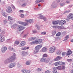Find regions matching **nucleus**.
<instances>
[{"instance_id": "1", "label": "nucleus", "mask_w": 73, "mask_h": 73, "mask_svg": "<svg viewBox=\"0 0 73 73\" xmlns=\"http://www.w3.org/2000/svg\"><path fill=\"white\" fill-rule=\"evenodd\" d=\"M42 40L41 39H38L35 41L32 42L30 44L32 45L35 44H40L42 42Z\"/></svg>"}, {"instance_id": "2", "label": "nucleus", "mask_w": 73, "mask_h": 73, "mask_svg": "<svg viewBox=\"0 0 73 73\" xmlns=\"http://www.w3.org/2000/svg\"><path fill=\"white\" fill-rule=\"evenodd\" d=\"M10 57L9 58H7L4 61V63L5 64H9V63H11V62H13V59L11 58Z\"/></svg>"}, {"instance_id": "3", "label": "nucleus", "mask_w": 73, "mask_h": 73, "mask_svg": "<svg viewBox=\"0 0 73 73\" xmlns=\"http://www.w3.org/2000/svg\"><path fill=\"white\" fill-rule=\"evenodd\" d=\"M56 49V48L54 46L50 47L49 49V52L50 53H52L55 51Z\"/></svg>"}, {"instance_id": "4", "label": "nucleus", "mask_w": 73, "mask_h": 73, "mask_svg": "<svg viewBox=\"0 0 73 73\" xmlns=\"http://www.w3.org/2000/svg\"><path fill=\"white\" fill-rule=\"evenodd\" d=\"M70 19H73V14L70 13L69 16H68L66 20L67 21H69Z\"/></svg>"}, {"instance_id": "5", "label": "nucleus", "mask_w": 73, "mask_h": 73, "mask_svg": "<svg viewBox=\"0 0 73 73\" xmlns=\"http://www.w3.org/2000/svg\"><path fill=\"white\" fill-rule=\"evenodd\" d=\"M12 8L10 7H9L7 9L6 11L8 13H10L11 12H12Z\"/></svg>"}, {"instance_id": "6", "label": "nucleus", "mask_w": 73, "mask_h": 73, "mask_svg": "<svg viewBox=\"0 0 73 73\" xmlns=\"http://www.w3.org/2000/svg\"><path fill=\"white\" fill-rule=\"evenodd\" d=\"M66 22L65 21H59V23L60 25H63L64 24H66Z\"/></svg>"}, {"instance_id": "7", "label": "nucleus", "mask_w": 73, "mask_h": 73, "mask_svg": "<svg viewBox=\"0 0 73 73\" xmlns=\"http://www.w3.org/2000/svg\"><path fill=\"white\" fill-rule=\"evenodd\" d=\"M21 72L23 73H29L30 71L26 69H23L21 70Z\"/></svg>"}, {"instance_id": "8", "label": "nucleus", "mask_w": 73, "mask_h": 73, "mask_svg": "<svg viewBox=\"0 0 73 73\" xmlns=\"http://www.w3.org/2000/svg\"><path fill=\"white\" fill-rule=\"evenodd\" d=\"M26 42L25 41H22L19 45V47L23 46L25 45Z\"/></svg>"}, {"instance_id": "9", "label": "nucleus", "mask_w": 73, "mask_h": 73, "mask_svg": "<svg viewBox=\"0 0 73 73\" xmlns=\"http://www.w3.org/2000/svg\"><path fill=\"white\" fill-rule=\"evenodd\" d=\"M42 46V44H40L39 45L36 46L35 47L36 49H38L39 50L41 48Z\"/></svg>"}, {"instance_id": "10", "label": "nucleus", "mask_w": 73, "mask_h": 73, "mask_svg": "<svg viewBox=\"0 0 73 73\" xmlns=\"http://www.w3.org/2000/svg\"><path fill=\"white\" fill-rule=\"evenodd\" d=\"M5 41V38L3 36H0V42H4Z\"/></svg>"}, {"instance_id": "11", "label": "nucleus", "mask_w": 73, "mask_h": 73, "mask_svg": "<svg viewBox=\"0 0 73 73\" xmlns=\"http://www.w3.org/2000/svg\"><path fill=\"white\" fill-rule=\"evenodd\" d=\"M16 65V64L15 63H11L9 65V67L10 68H12L13 67H15Z\"/></svg>"}, {"instance_id": "12", "label": "nucleus", "mask_w": 73, "mask_h": 73, "mask_svg": "<svg viewBox=\"0 0 73 73\" xmlns=\"http://www.w3.org/2000/svg\"><path fill=\"white\" fill-rule=\"evenodd\" d=\"M19 27V25L15 23L13 25L11 26V28H17V27Z\"/></svg>"}, {"instance_id": "13", "label": "nucleus", "mask_w": 73, "mask_h": 73, "mask_svg": "<svg viewBox=\"0 0 73 73\" xmlns=\"http://www.w3.org/2000/svg\"><path fill=\"white\" fill-rule=\"evenodd\" d=\"M7 49V48L6 47L2 48L1 49V52L3 53L5 52V50Z\"/></svg>"}, {"instance_id": "14", "label": "nucleus", "mask_w": 73, "mask_h": 73, "mask_svg": "<svg viewBox=\"0 0 73 73\" xmlns=\"http://www.w3.org/2000/svg\"><path fill=\"white\" fill-rule=\"evenodd\" d=\"M47 50V48L45 47L43 48L41 50V52H45Z\"/></svg>"}, {"instance_id": "15", "label": "nucleus", "mask_w": 73, "mask_h": 73, "mask_svg": "<svg viewBox=\"0 0 73 73\" xmlns=\"http://www.w3.org/2000/svg\"><path fill=\"white\" fill-rule=\"evenodd\" d=\"M15 56H16V54H15V53H14L13 54V56L10 57L11 58V59H13V61H14V60L16 58V57H15Z\"/></svg>"}, {"instance_id": "16", "label": "nucleus", "mask_w": 73, "mask_h": 73, "mask_svg": "<svg viewBox=\"0 0 73 73\" xmlns=\"http://www.w3.org/2000/svg\"><path fill=\"white\" fill-rule=\"evenodd\" d=\"M29 48V47L25 46L24 47L21 48V49L23 50H28Z\"/></svg>"}, {"instance_id": "17", "label": "nucleus", "mask_w": 73, "mask_h": 73, "mask_svg": "<svg viewBox=\"0 0 73 73\" xmlns=\"http://www.w3.org/2000/svg\"><path fill=\"white\" fill-rule=\"evenodd\" d=\"M36 39V38L35 37H32L29 38V41H34Z\"/></svg>"}, {"instance_id": "18", "label": "nucleus", "mask_w": 73, "mask_h": 73, "mask_svg": "<svg viewBox=\"0 0 73 73\" xmlns=\"http://www.w3.org/2000/svg\"><path fill=\"white\" fill-rule=\"evenodd\" d=\"M46 58H40V61L42 62H45Z\"/></svg>"}, {"instance_id": "19", "label": "nucleus", "mask_w": 73, "mask_h": 73, "mask_svg": "<svg viewBox=\"0 0 73 73\" xmlns=\"http://www.w3.org/2000/svg\"><path fill=\"white\" fill-rule=\"evenodd\" d=\"M53 69L54 70L52 71L53 73H57V71L56 67H53Z\"/></svg>"}, {"instance_id": "20", "label": "nucleus", "mask_w": 73, "mask_h": 73, "mask_svg": "<svg viewBox=\"0 0 73 73\" xmlns=\"http://www.w3.org/2000/svg\"><path fill=\"white\" fill-rule=\"evenodd\" d=\"M25 21L27 22V23H32V22H33V19H29V20H25Z\"/></svg>"}, {"instance_id": "21", "label": "nucleus", "mask_w": 73, "mask_h": 73, "mask_svg": "<svg viewBox=\"0 0 73 73\" xmlns=\"http://www.w3.org/2000/svg\"><path fill=\"white\" fill-rule=\"evenodd\" d=\"M61 58V57L60 56H57L56 58L54 59L55 61H58L60 60V59Z\"/></svg>"}, {"instance_id": "22", "label": "nucleus", "mask_w": 73, "mask_h": 73, "mask_svg": "<svg viewBox=\"0 0 73 73\" xmlns=\"http://www.w3.org/2000/svg\"><path fill=\"white\" fill-rule=\"evenodd\" d=\"M24 27H23L21 26H19V31L23 30L24 29Z\"/></svg>"}, {"instance_id": "23", "label": "nucleus", "mask_w": 73, "mask_h": 73, "mask_svg": "<svg viewBox=\"0 0 73 73\" xmlns=\"http://www.w3.org/2000/svg\"><path fill=\"white\" fill-rule=\"evenodd\" d=\"M36 48H35V50H34L33 51V53L34 54H35L37 53H38L39 51V50H38V49H36Z\"/></svg>"}, {"instance_id": "24", "label": "nucleus", "mask_w": 73, "mask_h": 73, "mask_svg": "<svg viewBox=\"0 0 73 73\" xmlns=\"http://www.w3.org/2000/svg\"><path fill=\"white\" fill-rule=\"evenodd\" d=\"M17 45H19V40H16L14 43V46H17Z\"/></svg>"}, {"instance_id": "25", "label": "nucleus", "mask_w": 73, "mask_h": 73, "mask_svg": "<svg viewBox=\"0 0 73 73\" xmlns=\"http://www.w3.org/2000/svg\"><path fill=\"white\" fill-rule=\"evenodd\" d=\"M58 64L59 65H64L65 64V63L64 62H62V61L61 62H58Z\"/></svg>"}, {"instance_id": "26", "label": "nucleus", "mask_w": 73, "mask_h": 73, "mask_svg": "<svg viewBox=\"0 0 73 73\" xmlns=\"http://www.w3.org/2000/svg\"><path fill=\"white\" fill-rule=\"evenodd\" d=\"M38 18L40 19H43L45 21L46 20V18L44 17H38Z\"/></svg>"}, {"instance_id": "27", "label": "nucleus", "mask_w": 73, "mask_h": 73, "mask_svg": "<svg viewBox=\"0 0 73 73\" xmlns=\"http://www.w3.org/2000/svg\"><path fill=\"white\" fill-rule=\"evenodd\" d=\"M52 23L53 25H57V24H58V21H53L52 22Z\"/></svg>"}, {"instance_id": "28", "label": "nucleus", "mask_w": 73, "mask_h": 73, "mask_svg": "<svg viewBox=\"0 0 73 73\" xmlns=\"http://www.w3.org/2000/svg\"><path fill=\"white\" fill-rule=\"evenodd\" d=\"M72 54V52L71 50H69L68 51V53L66 54V56H68Z\"/></svg>"}, {"instance_id": "29", "label": "nucleus", "mask_w": 73, "mask_h": 73, "mask_svg": "<svg viewBox=\"0 0 73 73\" xmlns=\"http://www.w3.org/2000/svg\"><path fill=\"white\" fill-rule=\"evenodd\" d=\"M56 68L57 69L59 70H62V67L60 66L57 67Z\"/></svg>"}, {"instance_id": "30", "label": "nucleus", "mask_w": 73, "mask_h": 73, "mask_svg": "<svg viewBox=\"0 0 73 73\" xmlns=\"http://www.w3.org/2000/svg\"><path fill=\"white\" fill-rule=\"evenodd\" d=\"M2 15H3V16H4V17H7V14H6V13H4V12H2Z\"/></svg>"}, {"instance_id": "31", "label": "nucleus", "mask_w": 73, "mask_h": 73, "mask_svg": "<svg viewBox=\"0 0 73 73\" xmlns=\"http://www.w3.org/2000/svg\"><path fill=\"white\" fill-rule=\"evenodd\" d=\"M50 60V58H48L47 60H46H46H45V62L46 63H48Z\"/></svg>"}, {"instance_id": "32", "label": "nucleus", "mask_w": 73, "mask_h": 73, "mask_svg": "<svg viewBox=\"0 0 73 73\" xmlns=\"http://www.w3.org/2000/svg\"><path fill=\"white\" fill-rule=\"evenodd\" d=\"M69 36L68 35H67L66 36V37H65V39L64 40H63V41H66V40H67L68 39V38H69Z\"/></svg>"}, {"instance_id": "33", "label": "nucleus", "mask_w": 73, "mask_h": 73, "mask_svg": "<svg viewBox=\"0 0 73 73\" xmlns=\"http://www.w3.org/2000/svg\"><path fill=\"white\" fill-rule=\"evenodd\" d=\"M61 53V52L60 50H58V51L56 52L57 54L58 55L60 54Z\"/></svg>"}, {"instance_id": "34", "label": "nucleus", "mask_w": 73, "mask_h": 73, "mask_svg": "<svg viewBox=\"0 0 73 73\" xmlns=\"http://www.w3.org/2000/svg\"><path fill=\"white\" fill-rule=\"evenodd\" d=\"M8 19L9 20H13V18H12V17L9 16L8 17Z\"/></svg>"}, {"instance_id": "35", "label": "nucleus", "mask_w": 73, "mask_h": 73, "mask_svg": "<svg viewBox=\"0 0 73 73\" xmlns=\"http://www.w3.org/2000/svg\"><path fill=\"white\" fill-rule=\"evenodd\" d=\"M25 64L26 65H30V62L29 61H27L26 62Z\"/></svg>"}, {"instance_id": "36", "label": "nucleus", "mask_w": 73, "mask_h": 73, "mask_svg": "<svg viewBox=\"0 0 73 73\" xmlns=\"http://www.w3.org/2000/svg\"><path fill=\"white\" fill-rule=\"evenodd\" d=\"M28 24L27 23H25V22H23L22 25H24V26H26L27 25H28Z\"/></svg>"}, {"instance_id": "37", "label": "nucleus", "mask_w": 73, "mask_h": 73, "mask_svg": "<svg viewBox=\"0 0 73 73\" xmlns=\"http://www.w3.org/2000/svg\"><path fill=\"white\" fill-rule=\"evenodd\" d=\"M22 54L23 55H26L28 54L27 52H26L23 51L22 52Z\"/></svg>"}, {"instance_id": "38", "label": "nucleus", "mask_w": 73, "mask_h": 73, "mask_svg": "<svg viewBox=\"0 0 73 73\" xmlns=\"http://www.w3.org/2000/svg\"><path fill=\"white\" fill-rule=\"evenodd\" d=\"M61 35V33L60 32L58 33L56 35V36H60Z\"/></svg>"}, {"instance_id": "39", "label": "nucleus", "mask_w": 73, "mask_h": 73, "mask_svg": "<svg viewBox=\"0 0 73 73\" xmlns=\"http://www.w3.org/2000/svg\"><path fill=\"white\" fill-rule=\"evenodd\" d=\"M55 66H59L58 62H56L55 63Z\"/></svg>"}, {"instance_id": "40", "label": "nucleus", "mask_w": 73, "mask_h": 73, "mask_svg": "<svg viewBox=\"0 0 73 73\" xmlns=\"http://www.w3.org/2000/svg\"><path fill=\"white\" fill-rule=\"evenodd\" d=\"M3 23L4 24H6L7 23V19H5L3 21Z\"/></svg>"}, {"instance_id": "41", "label": "nucleus", "mask_w": 73, "mask_h": 73, "mask_svg": "<svg viewBox=\"0 0 73 73\" xmlns=\"http://www.w3.org/2000/svg\"><path fill=\"white\" fill-rule=\"evenodd\" d=\"M46 34V33L45 32H43L41 33V34L42 35H45Z\"/></svg>"}, {"instance_id": "42", "label": "nucleus", "mask_w": 73, "mask_h": 73, "mask_svg": "<svg viewBox=\"0 0 73 73\" xmlns=\"http://www.w3.org/2000/svg\"><path fill=\"white\" fill-rule=\"evenodd\" d=\"M56 33V32L55 31H53L52 32V34L53 35H54Z\"/></svg>"}, {"instance_id": "43", "label": "nucleus", "mask_w": 73, "mask_h": 73, "mask_svg": "<svg viewBox=\"0 0 73 73\" xmlns=\"http://www.w3.org/2000/svg\"><path fill=\"white\" fill-rule=\"evenodd\" d=\"M48 56L47 54H43V57H46Z\"/></svg>"}, {"instance_id": "44", "label": "nucleus", "mask_w": 73, "mask_h": 73, "mask_svg": "<svg viewBox=\"0 0 73 73\" xmlns=\"http://www.w3.org/2000/svg\"><path fill=\"white\" fill-rule=\"evenodd\" d=\"M65 67L64 66H62V67H61L62 70H64L65 69Z\"/></svg>"}, {"instance_id": "45", "label": "nucleus", "mask_w": 73, "mask_h": 73, "mask_svg": "<svg viewBox=\"0 0 73 73\" xmlns=\"http://www.w3.org/2000/svg\"><path fill=\"white\" fill-rule=\"evenodd\" d=\"M26 5H27V3H24L22 5V7H24L26 6Z\"/></svg>"}, {"instance_id": "46", "label": "nucleus", "mask_w": 73, "mask_h": 73, "mask_svg": "<svg viewBox=\"0 0 73 73\" xmlns=\"http://www.w3.org/2000/svg\"><path fill=\"white\" fill-rule=\"evenodd\" d=\"M11 7L13 9H15V7L14 5H11Z\"/></svg>"}, {"instance_id": "47", "label": "nucleus", "mask_w": 73, "mask_h": 73, "mask_svg": "<svg viewBox=\"0 0 73 73\" xmlns=\"http://www.w3.org/2000/svg\"><path fill=\"white\" fill-rule=\"evenodd\" d=\"M37 71L38 72H40L41 70V69L40 68H38L37 69Z\"/></svg>"}, {"instance_id": "48", "label": "nucleus", "mask_w": 73, "mask_h": 73, "mask_svg": "<svg viewBox=\"0 0 73 73\" xmlns=\"http://www.w3.org/2000/svg\"><path fill=\"white\" fill-rule=\"evenodd\" d=\"M37 32L36 31V30H33V33H36Z\"/></svg>"}, {"instance_id": "49", "label": "nucleus", "mask_w": 73, "mask_h": 73, "mask_svg": "<svg viewBox=\"0 0 73 73\" xmlns=\"http://www.w3.org/2000/svg\"><path fill=\"white\" fill-rule=\"evenodd\" d=\"M40 2V0H36V3H38Z\"/></svg>"}, {"instance_id": "50", "label": "nucleus", "mask_w": 73, "mask_h": 73, "mask_svg": "<svg viewBox=\"0 0 73 73\" xmlns=\"http://www.w3.org/2000/svg\"><path fill=\"white\" fill-rule=\"evenodd\" d=\"M8 48L10 50H12V47L11 46H9Z\"/></svg>"}, {"instance_id": "51", "label": "nucleus", "mask_w": 73, "mask_h": 73, "mask_svg": "<svg viewBox=\"0 0 73 73\" xmlns=\"http://www.w3.org/2000/svg\"><path fill=\"white\" fill-rule=\"evenodd\" d=\"M66 54V53L65 52H64L62 53V56H64Z\"/></svg>"}, {"instance_id": "52", "label": "nucleus", "mask_w": 73, "mask_h": 73, "mask_svg": "<svg viewBox=\"0 0 73 73\" xmlns=\"http://www.w3.org/2000/svg\"><path fill=\"white\" fill-rule=\"evenodd\" d=\"M27 36H28V35H25L23 36V37L27 38Z\"/></svg>"}, {"instance_id": "53", "label": "nucleus", "mask_w": 73, "mask_h": 73, "mask_svg": "<svg viewBox=\"0 0 73 73\" xmlns=\"http://www.w3.org/2000/svg\"><path fill=\"white\" fill-rule=\"evenodd\" d=\"M21 17L22 18H23L24 17V14H21Z\"/></svg>"}, {"instance_id": "54", "label": "nucleus", "mask_w": 73, "mask_h": 73, "mask_svg": "<svg viewBox=\"0 0 73 73\" xmlns=\"http://www.w3.org/2000/svg\"><path fill=\"white\" fill-rule=\"evenodd\" d=\"M72 61V59H68L67 60V61L68 62H70Z\"/></svg>"}, {"instance_id": "55", "label": "nucleus", "mask_w": 73, "mask_h": 73, "mask_svg": "<svg viewBox=\"0 0 73 73\" xmlns=\"http://www.w3.org/2000/svg\"><path fill=\"white\" fill-rule=\"evenodd\" d=\"M20 13H24V11L23 10H21L19 11Z\"/></svg>"}, {"instance_id": "56", "label": "nucleus", "mask_w": 73, "mask_h": 73, "mask_svg": "<svg viewBox=\"0 0 73 73\" xmlns=\"http://www.w3.org/2000/svg\"><path fill=\"white\" fill-rule=\"evenodd\" d=\"M11 50V51H13V52H15V48H12Z\"/></svg>"}, {"instance_id": "57", "label": "nucleus", "mask_w": 73, "mask_h": 73, "mask_svg": "<svg viewBox=\"0 0 73 73\" xmlns=\"http://www.w3.org/2000/svg\"><path fill=\"white\" fill-rule=\"evenodd\" d=\"M50 72L48 70L46 71L45 72V73H50Z\"/></svg>"}, {"instance_id": "58", "label": "nucleus", "mask_w": 73, "mask_h": 73, "mask_svg": "<svg viewBox=\"0 0 73 73\" xmlns=\"http://www.w3.org/2000/svg\"><path fill=\"white\" fill-rule=\"evenodd\" d=\"M23 22H20V21H19V23L20 24H23Z\"/></svg>"}, {"instance_id": "59", "label": "nucleus", "mask_w": 73, "mask_h": 73, "mask_svg": "<svg viewBox=\"0 0 73 73\" xmlns=\"http://www.w3.org/2000/svg\"><path fill=\"white\" fill-rule=\"evenodd\" d=\"M36 27H37V29H39V28H39V26L38 25H36Z\"/></svg>"}, {"instance_id": "60", "label": "nucleus", "mask_w": 73, "mask_h": 73, "mask_svg": "<svg viewBox=\"0 0 73 73\" xmlns=\"http://www.w3.org/2000/svg\"><path fill=\"white\" fill-rule=\"evenodd\" d=\"M65 4H64L62 3H61L60 4V5L61 6H62L63 5H64Z\"/></svg>"}, {"instance_id": "61", "label": "nucleus", "mask_w": 73, "mask_h": 73, "mask_svg": "<svg viewBox=\"0 0 73 73\" xmlns=\"http://www.w3.org/2000/svg\"><path fill=\"white\" fill-rule=\"evenodd\" d=\"M52 27L53 28L55 29L56 28V26H53Z\"/></svg>"}, {"instance_id": "62", "label": "nucleus", "mask_w": 73, "mask_h": 73, "mask_svg": "<svg viewBox=\"0 0 73 73\" xmlns=\"http://www.w3.org/2000/svg\"><path fill=\"white\" fill-rule=\"evenodd\" d=\"M44 0H40V2H43L44 1Z\"/></svg>"}, {"instance_id": "63", "label": "nucleus", "mask_w": 73, "mask_h": 73, "mask_svg": "<svg viewBox=\"0 0 73 73\" xmlns=\"http://www.w3.org/2000/svg\"><path fill=\"white\" fill-rule=\"evenodd\" d=\"M17 33H19V29L17 28Z\"/></svg>"}, {"instance_id": "64", "label": "nucleus", "mask_w": 73, "mask_h": 73, "mask_svg": "<svg viewBox=\"0 0 73 73\" xmlns=\"http://www.w3.org/2000/svg\"><path fill=\"white\" fill-rule=\"evenodd\" d=\"M70 3V2L69 1H67L66 2V3Z\"/></svg>"}]
</instances>
